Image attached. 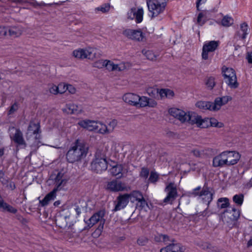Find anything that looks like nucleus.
I'll use <instances>...</instances> for the list:
<instances>
[{
	"label": "nucleus",
	"instance_id": "nucleus-62",
	"mask_svg": "<svg viewBox=\"0 0 252 252\" xmlns=\"http://www.w3.org/2000/svg\"><path fill=\"white\" fill-rule=\"evenodd\" d=\"M166 97L168 98H172L174 95V93L173 91L166 89Z\"/></svg>",
	"mask_w": 252,
	"mask_h": 252
},
{
	"label": "nucleus",
	"instance_id": "nucleus-4",
	"mask_svg": "<svg viewBox=\"0 0 252 252\" xmlns=\"http://www.w3.org/2000/svg\"><path fill=\"white\" fill-rule=\"evenodd\" d=\"M168 0H147L148 10L152 18L162 13L165 9Z\"/></svg>",
	"mask_w": 252,
	"mask_h": 252
},
{
	"label": "nucleus",
	"instance_id": "nucleus-59",
	"mask_svg": "<svg viewBox=\"0 0 252 252\" xmlns=\"http://www.w3.org/2000/svg\"><path fill=\"white\" fill-rule=\"evenodd\" d=\"M159 240L161 242H166L169 241V237L166 235L160 234L158 236Z\"/></svg>",
	"mask_w": 252,
	"mask_h": 252
},
{
	"label": "nucleus",
	"instance_id": "nucleus-58",
	"mask_svg": "<svg viewBox=\"0 0 252 252\" xmlns=\"http://www.w3.org/2000/svg\"><path fill=\"white\" fill-rule=\"evenodd\" d=\"M191 153L193 154V155L196 157H199L202 154V152L198 149H194L191 151Z\"/></svg>",
	"mask_w": 252,
	"mask_h": 252
},
{
	"label": "nucleus",
	"instance_id": "nucleus-20",
	"mask_svg": "<svg viewBox=\"0 0 252 252\" xmlns=\"http://www.w3.org/2000/svg\"><path fill=\"white\" fill-rule=\"evenodd\" d=\"M184 247L180 243H172L160 249V252H184Z\"/></svg>",
	"mask_w": 252,
	"mask_h": 252
},
{
	"label": "nucleus",
	"instance_id": "nucleus-16",
	"mask_svg": "<svg viewBox=\"0 0 252 252\" xmlns=\"http://www.w3.org/2000/svg\"><path fill=\"white\" fill-rule=\"evenodd\" d=\"M144 10L142 7L136 9L135 8H131L128 11L127 15L129 19H135L137 23H141L143 20Z\"/></svg>",
	"mask_w": 252,
	"mask_h": 252
},
{
	"label": "nucleus",
	"instance_id": "nucleus-60",
	"mask_svg": "<svg viewBox=\"0 0 252 252\" xmlns=\"http://www.w3.org/2000/svg\"><path fill=\"white\" fill-rule=\"evenodd\" d=\"M4 173L3 171L0 170V182L3 184H5L7 183V180L4 178Z\"/></svg>",
	"mask_w": 252,
	"mask_h": 252
},
{
	"label": "nucleus",
	"instance_id": "nucleus-55",
	"mask_svg": "<svg viewBox=\"0 0 252 252\" xmlns=\"http://www.w3.org/2000/svg\"><path fill=\"white\" fill-rule=\"evenodd\" d=\"M147 103H148L147 106H149L150 107H155L157 105V102L154 99H153L152 98H148V100Z\"/></svg>",
	"mask_w": 252,
	"mask_h": 252
},
{
	"label": "nucleus",
	"instance_id": "nucleus-29",
	"mask_svg": "<svg viewBox=\"0 0 252 252\" xmlns=\"http://www.w3.org/2000/svg\"><path fill=\"white\" fill-rule=\"evenodd\" d=\"M129 200L131 202L139 201L143 197L142 193L138 190H133L130 193H128Z\"/></svg>",
	"mask_w": 252,
	"mask_h": 252
},
{
	"label": "nucleus",
	"instance_id": "nucleus-48",
	"mask_svg": "<svg viewBox=\"0 0 252 252\" xmlns=\"http://www.w3.org/2000/svg\"><path fill=\"white\" fill-rule=\"evenodd\" d=\"M110 9V6L108 4L105 3L99 7L95 8V10L97 11H100L102 13H105L108 12Z\"/></svg>",
	"mask_w": 252,
	"mask_h": 252
},
{
	"label": "nucleus",
	"instance_id": "nucleus-41",
	"mask_svg": "<svg viewBox=\"0 0 252 252\" xmlns=\"http://www.w3.org/2000/svg\"><path fill=\"white\" fill-rule=\"evenodd\" d=\"M106 125L107 126V128H108L109 133H111L114 131V129L116 127L117 125V122L116 120H112L109 121Z\"/></svg>",
	"mask_w": 252,
	"mask_h": 252
},
{
	"label": "nucleus",
	"instance_id": "nucleus-8",
	"mask_svg": "<svg viewBox=\"0 0 252 252\" xmlns=\"http://www.w3.org/2000/svg\"><path fill=\"white\" fill-rule=\"evenodd\" d=\"M225 82L232 88L238 87V84L237 82V77L235 71L232 68H226L222 70Z\"/></svg>",
	"mask_w": 252,
	"mask_h": 252
},
{
	"label": "nucleus",
	"instance_id": "nucleus-37",
	"mask_svg": "<svg viewBox=\"0 0 252 252\" xmlns=\"http://www.w3.org/2000/svg\"><path fill=\"white\" fill-rule=\"evenodd\" d=\"M0 210L1 211H7L13 214H16L17 212V210L16 208H14L6 202L4 204L3 206H2V207Z\"/></svg>",
	"mask_w": 252,
	"mask_h": 252
},
{
	"label": "nucleus",
	"instance_id": "nucleus-42",
	"mask_svg": "<svg viewBox=\"0 0 252 252\" xmlns=\"http://www.w3.org/2000/svg\"><path fill=\"white\" fill-rule=\"evenodd\" d=\"M205 84L207 88L212 90L215 85V78L213 77H209L206 80Z\"/></svg>",
	"mask_w": 252,
	"mask_h": 252
},
{
	"label": "nucleus",
	"instance_id": "nucleus-46",
	"mask_svg": "<svg viewBox=\"0 0 252 252\" xmlns=\"http://www.w3.org/2000/svg\"><path fill=\"white\" fill-rule=\"evenodd\" d=\"M232 214V218H231V219L233 220H237L240 216V212L239 211L234 208H233L231 210V212L230 213Z\"/></svg>",
	"mask_w": 252,
	"mask_h": 252
},
{
	"label": "nucleus",
	"instance_id": "nucleus-23",
	"mask_svg": "<svg viewBox=\"0 0 252 252\" xmlns=\"http://www.w3.org/2000/svg\"><path fill=\"white\" fill-rule=\"evenodd\" d=\"M11 138L18 145H23L24 147H26V144L24 139L23 133L20 129H16L15 133L13 136H11Z\"/></svg>",
	"mask_w": 252,
	"mask_h": 252
},
{
	"label": "nucleus",
	"instance_id": "nucleus-15",
	"mask_svg": "<svg viewBox=\"0 0 252 252\" xmlns=\"http://www.w3.org/2000/svg\"><path fill=\"white\" fill-rule=\"evenodd\" d=\"M226 166L234 165L238 163L241 158L239 153L235 151H225Z\"/></svg>",
	"mask_w": 252,
	"mask_h": 252
},
{
	"label": "nucleus",
	"instance_id": "nucleus-27",
	"mask_svg": "<svg viewBox=\"0 0 252 252\" xmlns=\"http://www.w3.org/2000/svg\"><path fill=\"white\" fill-rule=\"evenodd\" d=\"M219 45V41H210L206 42L203 47L204 48V51L207 50L210 52H214L218 47Z\"/></svg>",
	"mask_w": 252,
	"mask_h": 252
},
{
	"label": "nucleus",
	"instance_id": "nucleus-17",
	"mask_svg": "<svg viewBox=\"0 0 252 252\" xmlns=\"http://www.w3.org/2000/svg\"><path fill=\"white\" fill-rule=\"evenodd\" d=\"M81 127L90 131H95L97 128V121L90 120L80 121L78 123Z\"/></svg>",
	"mask_w": 252,
	"mask_h": 252
},
{
	"label": "nucleus",
	"instance_id": "nucleus-34",
	"mask_svg": "<svg viewBox=\"0 0 252 252\" xmlns=\"http://www.w3.org/2000/svg\"><path fill=\"white\" fill-rule=\"evenodd\" d=\"M229 205V199L226 197L220 198L218 200L217 206L220 209H225Z\"/></svg>",
	"mask_w": 252,
	"mask_h": 252
},
{
	"label": "nucleus",
	"instance_id": "nucleus-45",
	"mask_svg": "<svg viewBox=\"0 0 252 252\" xmlns=\"http://www.w3.org/2000/svg\"><path fill=\"white\" fill-rule=\"evenodd\" d=\"M158 180V175L156 172L152 171L150 173L149 181L153 183H155Z\"/></svg>",
	"mask_w": 252,
	"mask_h": 252
},
{
	"label": "nucleus",
	"instance_id": "nucleus-13",
	"mask_svg": "<svg viewBox=\"0 0 252 252\" xmlns=\"http://www.w3.org/2000/svg\"><path fill=\"white\" fill-rule=\"evenodd\" d=\"M53 178V176H52ZM55 184V188L53 189L57 192L63 189L66 186L68 179L63 173L58 172L54 178H52Z\"/></svg>",
	"mask_w": 252,
	"mask_h": 252
},
{
	"label": "nucleus",
	"instance_id": "nucleus-22",
	"mask_svg": "<svg viewBox=\"0 0 252 252\" xmlns=\"http://www.w3.org/2000/svg\"><path fill=\"white\" fill-rule=\"evenodd\" d=\"M123 100L130 105L137 106V102L139 100V95L133 93H126L123 96Z\"/></svg>",
	"mask_w": 252,
	"mask_h": 252
},
{
	"label": "nucleus",
	"instance_id": "nucleus-11",
	"mask_svg": "<svg viewBox=\"0 0 252 252\" xmlns=\"http://www.w3.org/2000/svg\"><path fill=\"white\" fill-rule=\"evenodd\" d=\"M105 62L104 67L109 71H122L128 69L130 66L128 63L122 62L119 64H115L108 60H105Z\"/></svg>",
	"mask_w": 252,
	"mask_h": 252
},
{
	"label": "nucleus",
	"instance_id": "nucleus-6",
	"mask_svg": "<svg viewBox=\"0 0 252 252\" xmlns=\"http://www.w3.org/2000/svg\"><path fill=\"white\" fill-rule=\"evenodd\" d=\"M72 55L77 59H88L92 60L99 58L100 56V54L96 49L92 48L75 50L73 51Z\"/></svg>",
	"mask_w": 252,
	"mask_h": 252
},
{
	"label": "nucleus",
	"instance_id": "nucleus-14",
	"mask_svg": "<svg viewBox=\"0 0 252 252\" xmlns=\"http://www.w3.org/2000/svg\"><path fill=\"white\" fill-rule=\"evenodd\" d=\"M128 196V193L121 194L118 196L114 202L115 207L113 211L116 212L124 209L129 202Z\"/></svg>",
	"mask_w": 252,
	"mask_h": 252
},
{
	"label": "nucleus",
	"instance_id": "nucleus-40",
	"mask_svg": "<svg viewBox=\"0 0 252 252\" xmlns=\"http://www.w3.org/2000/svg\"><path fill=\"white\" fill-rule=\"evenodd\" d=\"M244 200V195L242 194H236L233 197V201L238 205L242 204Z\"/></svg>",
	"mask_w": 252,
	"mask_h": 252
},
{
	"label": "nucleus",
	"instance_id": "nucleus-33",
	"mask_svg": "<svg viewBox=\"0 0 252 252\" xmlns=\"http://www.w3.org/2000/svg\"><path fill=\"white\" fill-rule=\"evenodd\" d=\"M208 11H204L200 13L197 17V22L200 25H203L207 20Z\"/></svg>",
	"mask_w": 252,
	"mask_h": 252
},
{
	"label": "nucleus",
	"instance_id": "nucleus-52",
	"mask_svg": "<svg viewBox=\"0 0 252 252\" xmlns=\"http://www.w3.org/2000/svg\"><path fill=\"white\" fill-rule=\"evenodd\" d=\"M59 94H63L67 91L66 84L60 83L58 85Z\"/></svg>",
	"mask_w": 252,
	"mask_h": 252
},
{
	"label": "nucleus",
	"instance_id": "nucleus-63",
	"mask_svg": "<svg viewBox=\"0 0 252 252\" xmlns=\"http://www.w3.org/2000/svg\"><path fill=\"white\" fill-rule=\"evenodd\" d=\"M165 93L166 89H162L158 91L159 94L161 98L166 97V94Z\"/></svg>",
	"mask_w": 252,
	"mask_h": 252
},
{
	"label": "nucleus",
	"instance_id": "nucleus-3",
	"mask_svg": "<svg viewBox=\"0 0 252 252\" xmlns=\"http://www.w3.org/2000/svg\"><path fill=\"white\" fill-rule=\"evenodd\" d=\"M91 169L96 173H101L108 167L106 155L101 150H97L91 163Z\"/></svg>",
	"mask_w": 252,
	"mask_h": 252
},
{
	"label": "nucleus",
	"instance_id": "nucleus-53",
	"mask_svg": "<svg viewBox=\"0 0 252 252\" xmlns=\"http://www.w3.org/2000/svg\"><path fill=\"white\" fill-rule=\"evenodd\" d=\"M18 108V104L17 103H14L11 106L8 111V115H11L16 112Z\"/></svg>",
	"mask_w": 252,
	"mask_h": 252
},
{
	"label": "nucleus",
	"instance_id": "nucleus-24",
	"mask_svg": "<svg viewBox=\"0 0 252 252\" xmlns=\"http://www.w3.org/2000/svg\"><path fill=\"white\" fill-rule=\"evenodd\" d=\"M23 32V28L21 26L8 27V35L11 37L15 38L20 36Z\"/></svg>",
	"mask_w": 252,
	"mask_h": 252
},
{
	"label": "nucleus",
	"instance_id": "nucleus-10",
	"mask_svg": "<svg viewBox=\"0 0 252 252\" xmlns=\"http://www.w3.org/2000/svg\"><path fill=\"white\" fill-rule=\"evenodd\" d=\"M196 126L202 128H205L208 127L209 126L221 127L223 124L221 123L218 122V121L215 118H204L198 115V119H197V122H196Z\"/></svg>",
	"mask_w": 252,
	"mask_h": 252
},
{
	"label": "nucleus",
	"instance_id": "nucleus-1",
	"mask_svg": "<svg viewBox=\"0 0 252 252\" xmlns=\"http://www.w3.org/2000/svg\"><path fill=\"white\" fill-rule=\"evenodd\" d=\"M88 147L79 140H77L66 154V159L70 163L79 161L86 157Z\"/></svg>",
	"mask_w": 252,
	"mask_h": 252
},
{
	"label": "nucleus",
	"instance_id": "nucleus-19",
	"mask_svg": "<svg viewBox=\"0 0 252 252\" xmlns=\"http://www.w3.org/2000/svg\"><path fill=\"white\" fill-rule=\"evenodd\" d=\"M231 100V97L229 96H224L221 97L216 98L214 102H212V111H218L220 110L221 106L225 105Z\"/></svg>",
	"mask_w": 252,
	"mask_h": 252
},
{
	"label": "nucleus",
	"instance_id": "nucleus-32",
	"mask_svg": "<svg viewBox=\"0 0 252 252\" xmlns=\"http://www.w3.org/2000/svg\"><path fill=\"white\" fill-rule=\"evenodd\" d=\"M211 105L212 102L204 101H199L197 102L195 104L196 106L200 109H202L204 110H209L212 111V106Z\"/></svg>",
	"mask_w": 252,
	"mask_h": 252
},
{
	"label": "nucleus",
	"instance_id": "nucleus-38",
	"mask_svg": "<svg viewBox=\"0 0 252 252\" xmlns=\"http://www.w3.org/2000/svg\"><path fill=\"white\" fill-rule=\"evenodd\" d=\"M142 53L149 60L154 61L157 58V55L152 51L143 50H142Z\"/></svg>",
	"mask_w": 252,
	"mask_h": 252
},
{
	"label": "nucleus",
	"instance_id": "nucleus-50",
	"mask_svg": "<svg viewBox=\"0 0 252 252\" xmlns=\"http://www.w3.org/2000/svg\"><path fill=\"white\" fill-rule=\"evenodd\" d=\"M8 35V27H0V37H3Z\"/></svg>",
	"mask_w": 252,
	"mask_h": 252
},
{
	"label": "nucleus",
	"instance_id": "nucleus-57",
	"mask_svg": "<svg viewBox=\"0 0 252 252\" xmlns=\"http://www.w3.org/2000/svg\"><path fill=\"white\" fill-rule=\"evenodd\" d=\"M201 189L200 187H198L194 189H193L191 192H190V194L193 196H197L199 195L200 196V191L199 190Z\"/></svg>",
	"mask_w": 252,
	"mask_h": 252
},
{
	"label": "nucleus",
	"instance_id": "nucleus-56",
	"mask_svg": "<svg viewBox=\"0 0 252 252\" xmlns=\"http://www.w3.org/2000/svg\"><path fill=\"white\" fill-rule=\"evenodd\" d=\"M204 51V48L202 47V52L201 54V57L202 59L204 60H207L209 59V53H211V52H210L207 50Z\"/></svg>",
	"mask_w": 252,
	"mask_h": 252
},
{
	"label": "nucleus",
	"instance_id": "nucleus-43",
	"mask_svg": "<svg viewBox=\"0 0 252 252\" xmlns=\"http://www.w3.org/2000/svg\"><path fill=\"white\" fill-rule=\"evenodd\" d=\"M149 175V170L147 167H143L141 168V171L139 173V176L146 180L147 179Z\"/></svg>",
	"mask_w": 252,
	"mask_h": 252
},
{
	"label": "nucleus",
	"instance_id": "nucleus-26",
	"mask_svg": "<svg viewBox=\"0 0 252 252\" xmlns=\"http://www.w3.org/2000/svg\"><path fill=\"white\" fill-rule=\"evenodd\" d=\"M56 193L57 191L53 189L48 193L42 200H40L39 203L42 206H46L51 201L54 200L56 197Z\"/></svg>",
	"mask_w": 252,
	"mask_h": 252
},
{
	"label": "nucleus",
	"instance_id": "nucleus-9",
	"mask_svg": "<svg viewBox=\"0 0 252 252\" xmlns=\"http://www.w3.org/2000/svg\"><path fill=\"white\" fill-rule=\"evenodd\" d=\"M122 34L127 38L135 41H141L144 37V35L140 29H124Z\"/></svg>",
	"mask_w": 252,
	"mask_h": 252
},
{
	"label": "nucleus",
	"instance_id": "nucleus-51",
	"mask_svg": "<svg viewBox=\"0 0 252 252\" xmlns=\"http://www.w3.org/2000/svg\"><path fill=\"white\" fill-rule=\"evenodd\" d=\"M148 242V239L145 237H139L137 240V243L140 246H145Z\"/></svg>",
	"mask_w": 252,
	"mask_h": 252
},
{
	"label": "nucleus",
	"instance_id": "nucleus-31",
	"mask_svg": "<svg viewBox=\"0 0 252 252\" xmlns=\"http://www.w3.org/2000/svg\"><path fill=\"white\" fill-rule=\"evenodd\" d=\"M238 34L242 39L246 38V36L249 34V29L247 24L244 22L241 24L240 30Z\"/></svg>",
	"mask_w": 252,
	"mask_h": 252
},
{
	"label": "nucleus",
	"instance_id": "nucleus-5",
	"mask_svg": "<svg viewBox=\"0 0 252 252\" xmlns=\"http://www.w3.org/2000/svg\"><path fill=\"white\" fill-rule=\"evenodd\" d=\"M105 214L104 210H99L94 213L89 220L85 221L86 223L90 228L93 227L95 224L99 222V225L95 230L98 233H101L102 231L105 220L104 218Z\"/></svg>",
	"mask_w": 252,
	"mask_h": 252
},
{
	"label": "nucleus",
	"instance_id": "nucleus-18",
	"mask_svg": "<svg viewBox=\"0 0 252 252\" xmlns=\"http://www.w3.org/2000/svg\"><path fill=\"white\" fill-rule=\"evenodd\" d=\"M63 113L67 114H78L82 112V108L73 103H67L62 109Z\"/></svg>",
	"mask_w": 252,
	"mask_h": 252
},
{
	"label": "nucleus",
	"instance_id": "nucleus-7",
	"mask_svg": "<svg viewBox=\"0 0 252 252\" xmlns=\"http://www.w3.org/2000/svg\"><path fill=\"white\" fill-rule=\"evenodd\" d=\"M164 191L167 193V195L164 199L163 202L166 204H172L178 196L176 185L174 183H170L165 187Z\"/></svg>",
	"mask_w": 252,
	"mask_h": 252
},
{
	"label": "nucleus",
	"instance_id": "nucleus-21",
	"mask_svg": "<svg viewBox=\"0 0 252 252\" xmlns=\"http://www.w3.org/2000/svg\"><path fill=\"white\" fill-rule=\"evenodd\" d=\"M212 164L214 167L226 166L224 151L220 153L213 158Z\"/></svg>",
	"mask_w": 252,
	"mask_h": 252
},
{
	"label": "nucleus",
	"instance_id": "nucleus-47",
	"mask_svg": "<svg viewBox=\"0 0 252 252\" xmlns=\"http://www.w3.org/2000/svg\"><path fill=\"white\" fill-rule=\"evenodd\" d=\"M105 60H99L94 62L93 66L98 68H102L104 67Z\"/></svg>",
	"mask_w": 252,
	"mask_h": 252
},
{
	"label": "nucleus",
	"instance_id": "nucleus-49",
	"mask_svg": "<svg viewBox=\"0 0 252 252\" xmlns=\"http://www.w3.org/2000/svg\"><path fill=\"white\" fill-rule=\"evenodd\" d=\"M49 92L53 94H59L58 86L52 85L49 89Z\"/></svg>",
	"mask_w": 252,
	"mask_h": 252
},
{
	"label": "nucleus",
	"instance_id": "nucleus-39",
	"mask_svg": "<svg viewBox=\"0 0 252 252\" xmlns=\"http://www.w3.org/2000/svg\"><path fill=\"white\" fill-rule=\"evenodd\" d=\"M139 100H138L137 106H139L141 107H144L147 106L148 97L144 96H140L139 95Z\"/></svg>",
	"mask_w": 252,
	"mask_h": 252
},
{
	"label": "nucleus",
	"instance_id": "nucleus-2",
	"mask_svg": "<svg viewBox=\"0 0 252 252\" xmlns=\"http://www.w3.org/2000/svg\"><path fill=\"white\" fill-rule=\"evenodd\" d=\"M169 114L180 121L182 123H188L191 125L196 124L198 115L192 111L186 112L177 108H171L169 109Z\"/></svg>",
	"mask_w": 252,
	"mask_h": 252
},
{
	"label": "nucleus",
	"instance_id": "nucleus-28",
	"mask_svg": "<svg viewBox=\"0 0 252 252\" xmlns=\"http://www.w3.org/2000/svg\"><path fill=\"white\" fill-rule=\"evenodd\" d=\"M28 132L30 134H36L35 138L37 137V134L40 132V125L39 123L30 122L28 128Z\"/></svg>",
	"mask_w": 252,
	"mask_h": 252
},
{
	"label": "nucleus",
	"instance_id": "nucleus-54",
	"mask_svg": "<svg viewBox=\"0 0 252 252\" xmlns=\"http://www.w3.org/2000/svg\"><path fill=\"white\" fill-rule=\"evenodd\" d=\"M137 205L139 206V207H140L142 209L148 206L147 202L144 199V197H143L142 199H141L139 201H138Z\"/></svg>",
	"mask_w": 252,
	"mask_h": 252
},
{
	"label": "nucleus",
	"instance_id": "nucleus-25",
	"mask_svg": "<svg viewBox=\"0 0 252 252\" xmlns=\"http://www.w3.org/2000/svg\"><path fill=\"white\" fill-rule=\"evenodd\" d=\"M213 193L209 191L208 188H203L200 191V196L202 197L204 202H207L209 205L213 200Z\"/></svg>",
	"mask_w": 252,
	"mask_h": 252
},
{
	"label": "nucleus",
	"instance_id": "nucleus-61",
	"mask_svg": "<svg viewBox=\"0 0 252 252\" xmlns=\"http://www.w3.org/2000/svg\"><path fill=\"white\" fill-rule=\"evenodd\" d=\"M66 89L70 93L72 94H74L76 92L75 88L71 85L66 84Z\"/></svg>",
	"mask_w": 252,
	"mask_h": 252
},
{
	"label": "nucleus",
	"instance_id": "nucleus-30",
	"mask_svg": "<svg viewBox=\"0 0 252 252\" xmlns=\"http://www.w3.org/2000/svg\"><path fill=\"white\" fill-rule=\"evenodd\" d=\"M97 128L96 130L97 133L102 135L110 134L108 128H107V126L106 124H103L100 121H97Z\"/></svg>",
	"mask_w": 252,
	"mask_h": 252
},
{
	"label": "nucleus",
	"instance_id": "nucleus-35",
	"mask_svg": "<svg viewBox=\"0 0 252 252\" xmlns=\"http://www.w3.org/2000/svg\"><path fill=\"white\" fill-rule=\"evenodd\" d=\"M233 22V19L231 17L226 15L223 17L220 23L222 26L228 27L232 25Z\"/></svg>",
	"mask_w": 252,
	"mask_h": 252
},
{
	"label": "nucleus",
	"instance_id": "nucleus-12",
	"mask_svg": "<svg viewBox=\"0 0 252 252\" xmlns=\"http://www.w3.org/2000/svg\"><path fill=\"white\" fill-rule=\"evenodd\" d=\"M106 189L112 192H119L127 190L125 183L117 180L108 182L106 185Z\"/></svg>",
	"mask_w": 252,
	"mask_h": 252
},
{
	"label": "nucleus",
	"instance_id": "nucleus-36",
	"mask_svg": "<svg viewBox=\"0 0 252 252\" xmlns=\"http://www.w3.org/2000/svg\"><path fill=\"white\" fill-rule=\"evenodd\" d=\"M123 171V167L121 165L117 164L112 167L110 172L113 176H117L121 173Z\"/></svg>",
	"mask_w": 252,
	"mask_h": 252
},
{
	"label": "nucleus",
	"instance_id": "nucleus-44",
	"mask_svg": "<svg viewBox=\"0 0 252 252\" xmlns=\"http://www.w3.org/2000/svg\"><path fill=\"white\" fill-rule=\"evenodd\" d=\"M209 216V211L207 208L202 212L197 213L195 215V218H198L203 219L208 217Z\"/></svg>",
	"mask_w": 252,
	"mask_h": 252
},
{
	"label": "nucleus",
	"instance_id": "nucleus-64",
	"mask_svg": "<svg viewBox=\"0 0 252 252\" xmlns=\"http://www.w3.org/2000/svg\"><path fill=\"white\" fill-rule=\"evenodd\" d=\"M248 62L252 63V52L249 53L247 56Z\"/></svg>",
	"mask_w": 252,
	"mask_h": 252
}]
</instances>
